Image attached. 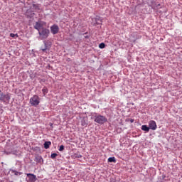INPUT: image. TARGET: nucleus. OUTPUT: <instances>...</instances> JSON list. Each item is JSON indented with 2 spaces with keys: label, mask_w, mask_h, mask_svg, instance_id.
Returning <instances> with one entry per match:
<instances>
[{
  "label": "nucleus",
  "mask_w": 182,
  "mask_h": 182,
  "mask_svg": "<svg viewBox=\"0 0 182 182\" xmlns=\"http://www.w3.org/2000/svg\"><path fill=\"white\" fill-rule=\"evenodd\" d=\"M49 33H50L49 29L43 28L42 30L38 31L39 39L41 41H43V39H47V38L49 36Z\"/></svg>",
  "instance_id": "nucleus-1"
},
{
  "label": "nucleus",
  "mask_w": 182,
  "mask_h": 182,
  "mask_svg": "<svg viewBox=\"0 0 182 182\" xmlns=\"http://www.w3.org/2000/svg\"><path fill=\"white\" fill-rule=\"evenodd\" d=\"M94 122H95V123H98V124H105V123L107 122V118L105 116L97 114L95 116Z\"/></svg>",
  "instance_id": "nucleus-2"
},
{
  "label": "nucleus",
  "mask_w": 182,
  "mask_h": 182,
  "mask_svg": "<svg viewBox=\"0 0 182 182\" xmlns=\"http://www.w3.org/2000/svg\"><path fill=\"white\" fill-rule=\"evenodd\" d=\"M41 103V100H39V97L38 95H33L31 99H30V104L31 106L36 107L38 105Z\"/></svg>",
  "instance_id": "nucleus-3"
},
{
  "label": "nucleus",
  "mask_w": 182,
  "mask_h": 182,
  "mask_svg": "<svg viewBox=\"0 0 182 182\" xmlns=\"http://www.w3.org/2000/svg\"><path fill=\"white\" fill-rule=\"evenodd\" d=\"M46 25V23H45L44 21H37L34 25V29H36L39 32V31H42V28Z\"/></svg>",
  "instance_id": "nucleus-4"
},
{
  "label": "nucleus",
  "mask_w": 182,
  "mask_h": 182,
  "mask_svg": "<svg viewBox=\"0 0 182 182\" xmlns=\"http://www.w3.org/2000/svg\"><path fill=\"white\" fill-rule=\"evenodd\" d=\"M27 177L26 178V181L27 182H35L36 181V175L33 173H26Z\"/></svg>",
  "instance_id": "nucleus-5"
},
{
  "label": "nucleus",
  "mask_w": 182,
  "mask_h": 182,
  "mask_svg": "<svg viewBox=\"0 0 182 182\" xmlns=\"http://www.w3.org/2000/svg\"><path fill=\"white\" fill-rule=\"evenodd\" d=\"M50 31H51V33H53V35H56L59 33V26L56 24H53L50 27Z\"/></svg>",
  "instance_id": "nucleus-6"
},
{
  "label": "nucleus",
  "mask_w": 182,
  "mask_h": 182,
  "mask_svg": "<svg viewBox=\"0 0 182 182\" xmlns=\"http://www.w3.org/2000/svg\"><path fill=\"white\" fill-rule=\"evenodd\" d=\"M149 129H151V130H156V129H157V124H156L155 121H150L149 122Z\"/></svg>",
  "instance_id": "nucleus-7"
},
{
  "label": "nucleus",
  "mask_w": 182,
  "mask_h": 182,
  "mask_svg": "<svg viewBox=\"0 0 182 182\" xmlns=\"http://www.w3.org/2000/svg\"><path fill=\"white\" fill-rule=\"evenodd\" d=\"M141 130H143L144 132H149L150 130V128H149V127H147V125H142Z\"/></svg>",
  "instance_id": "nucleus-8"
},
{
  "label": "nucleus",
  "mask_w": 182,
  "mask_h": 182,
  "mask_svg": "<svg viewBox=\"0 0 182 182\" xmlns=\"http://www.w3.org/2000/svg\"><path fill=\"white\" fill-rule=\"evenodd\" d=\"M52 144L50 141H46L44 143V149H49V146Z\"/></svg>",
  "instance_id": "nucleus-9"
},
{
  "label": "nucleus",
  "mask_w": 182,
  "mask_h": 182,
  "mask_svg": "<svg viewBox=\"0 0 182 182\" xmlns=\"http://www.w3.org/2000/svg\"><path fill=\"white\" fill-rule=\"evenodd\" d=\"M33 7L36 11H41V6L39 4H33Z\"/></svg>",
  "instance_id": "nucleus-10"
},
{
  "label": "nucleus",
  "mask_w": 182,
  "mask_h": 182,
  "mask_svg": "<svg viewBox=\"0 0 182 182\" xmlns=\"http://www.w3.org/2000/svg\"><path fill=\"white\" fill-rule=\"evenodd\" d=\"M108 161L109 163H116V158H114V157H109L108 159Z\"/></svg>",
  "instance_id": "nucleus-11"
},
{
  "label": "nucleus",
  "mask_w": 182,
  "mask_h": 182,
  "mask_svg": "<svg viewBox=\"0 0 182 182\" xmlns=\"http://www.w3.org/2000/svg\"><path fill=\"white\" fill-rule=\"evenodd\" d=\"M105 47H106V45L104 43H101L99 45V48H100V49H105Z\"/></svg>",
  "instance_id": "nucleus-12"
},
{
  "label": "nucleus",
  "mask_w": 182,
  "mask_h": 182,
  "mask_svg": "<svg viewBox=\"0 0 182 182\" xmlns=\"http://www.w3.org/2000/svg\"><path fill=\"white\" fill-rule=\"evenodd\" d=\"M13 173H14L15 176H21V175H22V172H18V171H13Z\"/></svg>",
  "instance_id": "nucleus-13"
},
{
  "label": "nucleus",
  "mask_w": 182,
  "mask_h": 182,
  "mask_svg": "<svg viewBox=\"0 0 182 182\" xmlns=\"http://www.w3.org/2000/svg\"><path fill=\"white\" fill-rule=\"evenodd\" d=\"M45 48H42L43 52H45V50H48L49 48V46L46 44V43H44Z\"/></svg>",
  "instance_id": "nucleus-14"
},
{
  "label": "nucleus",
  "mask_w": 182,
  "mask_h": 182,
  "mask_svg": "<svg viewBox=\"0 0 182 182\" xmlns=\"http://www.w3.org/2000/svg\"><path fill=\"white\" fill-rule=\"evenodd\" d=\"M57 156H58V154L53 153V154H51L50 157H51V159H56Z\"/></svg>",
  "instance_id": "nucleus-15"
},
{
  "label": "nucleus",
  "mask_w": 182,
  "mask_h": 182,
  "mask_svg": "<svg viewBox=\"0 0 182 182\" xmlns=\"http://www.w3.org/2000/svg\"><path fill=\"white\" fill-rule=\"evenodd\" d=\"M58 150L59 151H63L65 150V146L61 145Z\"/></svg>",
  "instance_id": "nucleus-16"
},
{
  "label": "nucleus",
  "mask_w": 182,
  "mask_h": 182,
  "mask_svg": "<svg viewBox=\"0 0 182 182\" xmlns=\"http://www.w3.org/2000/svg\"><path fill=\"white\" fill-rule=\"evenodd\" d=\"M10 36L11 38H15V36L18 38L19 36L18 34L10 33Z\"/></svg>",
  "instance_id": "nucleus-17"
},
{
  "label": "nucleus",
  "mask_w": 182,
  "mask_h": 182,
  "mask_svg": "<svg viewBox=\"0 0 182 182\" xmlns=\"http://www.w3.org/2000/svg\"><path fill=\"white\" fill-rule=\"evenodd\" d=\"M43 93L45 95V93H48V88L44 87L42 90Z\"/></svg>",
  "instance_id": "nucleus-18"
},
{
  "label": "nucleus",
  "mask_w": 182,
  "mask_h": 182,
  "mask_svg": "<svg viewBox=\"0 0 182 182\" xmlns=\"http://www.w3.org/2000/svg\"><path fill=\"white\" fill-rule=\"evenodd\" d=\"M82 126H87V121H85V123H82Z\"/></svg>",
  "instance_id": "nucleus-19"
},
{
  "label": "nucleus",
  "mask_w": 182,
  "mask_h": 182,
  "mask_svg": "<svg viewBox=\"0 0 182 182\" xmlns=\"http://www.w3.org/2000/svg\"><path fill=\"white\" fill-rule=\"evenodd\" d=\"M131 122L133 123V120H131Z\"/></svg>",
  "instance_id": "nucleus-20"
},
{
  "label": "nucleus",
  "mask_w": 182,
  "mask_h": 182,
  "mask_svg": "<svg viewBox=\"0 0 182 182\" xmlns=\"http://www.w3.org/2000/svg\"><path fill=\"white\" fill-rule=\"evenodd\" d=\"M85 38H89L88 36H85Z\"/></svg>",
  "instance_id": "nucleus-21"
},
{
  "label": "nucleus",
  "mask_w": 182,
  "mask_h": 182,
  "mask_svg": "<svg viewBox=\"0 0 182 182\" xmlns=\"http://www.w3.org/2000/svg\"><path fill=\"white\" fill-rule=\"evenodd\" d=\"M0 93H1V90H0Z\"/></svg>",
  "instance_id": "nucleus-22"
}]
</instances>
